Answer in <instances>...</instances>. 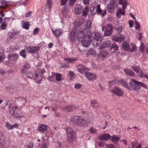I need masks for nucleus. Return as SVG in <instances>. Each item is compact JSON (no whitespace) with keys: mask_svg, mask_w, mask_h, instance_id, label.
Wrapping results in <instances>:
<instances>
[{"mask_svg":"<svg viewBox=\"0 0 148 148\" xmlns=\"http://www.w3.org/2000/svg\"><path fill=\"white\" fill-rule=\"evenodd\" d=\"M90 13L92 15L97 14L103 18L106 13V10L105 9L102 10L100 4H97L95 6H92L90 9Z\"/></svg>","mask_w":148,"mask_h":148,"instance_id":"nucleus-1","label":"nucleus"},{"mask_svg":"<svg viewBox=\"0 0 148 148\" xmlns=\"http://www.w3.org/2000/svg\"><path fill=\"white\" fill-rule=\"evenodd\" d=\"M129 84L131 88L135 91H138L140 89V86L147 89V87L144 83L137 81L133 79H132L129 82Z\"/></svg>","mask_w":148,"mask_h":148,"instance_id":"nucleus-2","label":"nucleus"},{"mask_svg":"<svg viewBox=\"0 0 148 148\" xmlns=\"http://www.w3.org/2000/svg\"><path fill=\"white\" fill-rule=\"evenodd\" d=\"M71 120L72 122L77 124L79 126L84 127L87 125L86 121L81 116H73L71 118Z\"/></svg>","mask_w":148,"mask_h":148,"instance_id":"nucleus-3","label":"nucleus"},{"mask_svg":"<svg viewBox=\"0 0 148 148\" xmlns=\"http://www.w3.org/2000/svg\"><path fill=\"white\" fill-rule=\"evenodd\" d=\"M86 34L87 36L83 38L81 41L82 45L86 47H88L90 44L92 36L91 32L90 30H86Z\"/></svg>","mask_w":148,"mask_h":148,"instance_id":"nucleus-4","label":"nucleus"},{"mask_svg":"<svg viewBox=\"0 0 148 148\" xmlns=\"http://www.w3.org/2000/svg\"><path fill=\"white\" fill-rule=\"evenodd\" d=\"M94 37L93 43V45L95 47L99 46L101 44L102 40L103 37L101 34L99 32H95Z\"/></svg>","mask_w":148,"mask_h":148,"instance_id":"nucleus-5","label":"nucleus"},{"mask_svg":"<svg viewBox=\"0 0 148 148\" xmlns=\"http://www.w3.org/2000/svg\"><path fill=\"white\" fill-rule=\"evenodd\" d=\"M67 140L69 143L72 142L74 140L75 133L71 128L69 127L66 129Z\"/></svg>","mask_w":148,"mask_h":148,"instance_id":"nucleus-6","label":"nucleus"},{"mask_svg":"<svg viewBox=\"0 0 148 148\" xmlns=\"http://www.w3.org/2000/svg\"><path fill=\"white\" fill-rule=\"evenodd\" d=\"M20 111L17 107H13L10 111L11 115L16 119L18 117H22L23 116V115H20Z\"/></svg>","mask_w":148,"mask_h":148,"instance_id":"nucleus-7","label":"nucleus"},{"mask_svg":"<svg viewBox=\"0 0 148 148\" xmlns=\"http://www.w3.org/2000/svg\"><path fill=\"white\" fill-rule=\"evenodd\" d=\"M116 6V0H110L107 6L108 11L112 13L115 11V7Z\"/></svg>","mask_w":148,"mask_h":148,"instance_id":"nucleus-8","label":"nucleus"},{"mask_svg":"<svg viewBox=\"0 0 148 148\" xmlns=\"http://www.w3.org/2000/svg\"><path fill=\"white\" fill-rule=\"evenodd\" d=\"M109 90L111 92L118 96H121L123 94V91L121 88L117 86H115L113 88H111Z\"/></svg>","mask_w":148,"mask_h":148,"instance_id":"nucleus-9","label":"nucleus"},{"mask_svg":"<svg viewBox=\"0 0 148 148\" xmlns=\"http://www.w3.org/2000/svg\"><path fill=\"white\" fill-rule=\"evenodd\" d=\"M113 27L110 24H108L106 26L102 27L103 31L104 30V34L105 36H110L112 33Z\"/></svg>","mask_w":148,"mask_h":148,"instance_id":"nucleus-10","label":"nucleus"},{"mask_svg":"<svg viewBox=\"0 0 148 148\" xmlns=\"http://www.w3.org/2000/svg\"><path fill=\"white\" fill-rule=\"evenodd\" d=\"M51 30L53 35L57 38L60 37L63 32V29L60 28L55 29L52 28Z\"/></svg>","mask_w":148,"mask_h":148,"instance_id":"nucleus-11","label":"nucleus"},{"mask_svg":"<svg viewBox=\"0 0 148 148\" xmlns=\"http://www.w3.org/2000/svg\"><path fill=\"white\" fill-rule=\"evenodd\" d=\"M86 30H89L88 29H85L79 31L77 32V39L78 40L80 41L79 39L87 36L86 34Z\"/></svg>","mask_w":148,"mask_h":148,"instance_id":"nucleus-12","label":"nucleus"},{"mask_svg":"<svg viewBox=\"0 0 148 148\" xmlns=\"http://www.w3.org/2000/svg\"><path fill=\"white\" fill-rule=\"evenodd\" d=\"M19 58V55L16 53H11L8 55V59L10 61H16Z\"/></svg>","mask_w":148,"mask_h":148,"instance_id":"nucleus-13","label":"nucleus"},{"mask_svg":"<svg viewBox=\"0 0 148 148\" xmlns=\"http://www.w3.org/2000/svg\"><path fill=\"white\" fill-rule=\"evenodd\" d=\"M47 125L42 124H40L38 127V131L43 134H46L47 132Z\"/></svg>","mask_w":148,"mask_h":148,"instance_id":"nucleus-14","label":"nucleus"},{"mask_svg":"<svg viewBox=\"0 0 148 148\" xmlns=\"http://www.w3.org/2000/svg\"><path fill=\"white\" fill-rule=\"evenodd\" d=\"M5 142L2 132L0 130V148H5Z\"/></svg>","mask_w":148,"mask_h":148,"instance_id":"nucleus-15","label":"nucleus"},{"mask_svg":"<svg viewBox=\"0 0 148 148\" xmlns=\"http://www.w3.org/2000/svg\"><path fill=\"white\" fill-rule=\"evenodd\" d=\"M84 8L80 5H77L75 6V14H81L83 11Z\"/></svg>","mask_w":148,"mask_h":148,"instance_id":"nucleus-16","label":"nucleus"},{"mask_svg":"<svg viewBox=\"0 0 148 148\" xmlns=\"http://www.w3.org/2000/svg\"><path fill=\"white\" fill-rule=\"evenodd\" d=\"M39 48L38 47H33L31 49V51L29 53L32 54H35L36 56V57H37L38 56V50Z\"/></svg>","mask_w":148,"mask_h":148,"instance_id":"nucleus-17","label":"nucleus"},{"mask_svg":"<svg viewBox=\"0 0 148 148\" xmlns=\"http://www.w3.org/2000/svg\"><path fill=\"white\" fill-rule=\"evenodd\" d=\"M85 76L88 78L90 81H92L95 79L96 78V77L95 75L93 74L92 73L87 72L85 73Z\"/></svg>","mask_w":148,"mask_h":148,"instance_id":"nucleus-18","label":"nucleus"},{"mask_svg":"<svg viewBox=\"0 0 148 148\" xmlns=\"http://www.w3.org/2000/svg\"><path fill=\"white\" fill-rule=\"evenodd\" d=\"M111 138L110 135L108 133H105L100 136L99 139L101 140H107Z\"/></svg>","mask_w":148,"mask_h":148,"instance_id":"nucleus-19","label":"nucleus"},{"mask_svg":"<svg viewBox=\"0 0 148 148\" xmlns=\"http://www.w3.org/2000/svg\"><path fill=\"white\" fill-rule=\"evenodd\" d=\"M111 43V42L109 40H106L104 41L103 45L99 47V49H104L109 46Z\"/></svg>","mask_w":148,"mask_h":148,"instance_id":"nucleus-20","label":"nucleus"},{"mask_svg":"<svg viewBox=\"0 0 148 148\" xmlns=\"http://www.w3.org/2000/svg\"><path fill=\"white\" fill-rule=\"evenodd\" d=\"M77 0H69V4L70 5H73ZM68 0H61L60 4L62 5H65Z\"/></svg>","mask_w":148,"mask_h":148,"instance_id":"nucleus-21","label":"nucleus"},{"mask_svg":"<svg viewBox=\"0 0 148 148\" xmlns=\"http://www.w3.org/2000/svg\"><path fill=\"white\" fill-rule=\"evenodd\" d=\"M124 71L125 74L134 77L136 75V74L135 73L130 69H124Z\"/></svg>","mask_w":148,"mask_h":148,"instance_id":"nucleus-22","label":"nucleus"},{"mask_svg":"<svg viewBox=\"0 0 148 148\" xmlns=\"http://www.w3.org/2000/svg\"><path fill=\"white\" fill-rule=\"evenodd\" d=\"M77 69L79 73L83 75L85 74V72L86 70L85 67L82 65H79L77 66Z\"/></svg>","mask_w":148,"mask_h":148,"instance_id":"nucleus-23","label":"nucleus"},{"mask_svg":"<svg viewBox=\"0 0 148 148\" xmlns=\"http://www.w3.org/2000/svg\"><path fill=\"white\" fill-rule=\"evenodd\" d=\"M136 73L139 75L140 77H145L148 79V75L145 74L142 70L140 69V71H138V72H137Z\"/></svg>","mask_w":148,"mask_h":148,"instance_id":"nucleus-24","label":"nucleus"},{"mask_svg":"<svg viewBox=\"0 0 148 148\" xmlns=\"http://www.w3.org/2000/svg\"><path fill=\"white\" fill-rule=\"evenodd\" d=\"M119 82L123 87L129 90H131V88L129 86L128 84L125 81L123 80H121L119 81Z\"/></svg>","mask_w":148,"mask_h":148,"instance_id":"nucleus-25","label":"nucleus"},{"mask_svg":"<svg viewBox=\"0 0 148 148\" xmlns=\"http://www.w3.org/2000/svg\"><path fill=\"white\" fill-rule=\"evenodd\" d=\"M77 39V32L74 31L71 32V34L70 39L72 41H74L76 39Z\"/></svg>","mask_w":148,"mask_h":148,"instance_id":"nucleus-26","label":"nucleus"},{"mask_svg":"<svg viewBox=\"0 0 148 148\" xmlns=\"http://www.w3.org/2000/svg\"><path fill=\"white\" fill-rule=\"evenodd\" d=\"M114 40L116 42H120L124 40L125 39L124 36L123 35H120L114 38Z\"/></svg>","mask_w":148,"mask_h":148,"instance_id":"nucleus-27","label":"nucleus"},{"mask_svg":"<svg viewBox=\"0 0 148 148\" xmlns=\"http://www.w3.org/2000/svg\"><path fill=\"white\" fill-rule=\"evenodd\" d=\"M65 109L68 112H71L75 110L76 109V107L73 105H69L65 108Z\"/></svg>","mask_w":148,"mask_h":148,"instance_id":"nucleus-28","label":"nucleus"},{"mask_svg":"<svg viewBox=\"0 0 148 148\" xmlns=\"http://www.w3.org/2000/svg\"><path fill=\"white\" fill-rule=\"evenodd\" d=\"M118 45L115 43H114L110 48V51L111 52L114 53L118 50Z\"/></svg>","mask_w":148,"mask_h":148,"instance_id":"nucleus-29","label":"nucleus"},{"mask_svg":"<svg viewBox=\"0 0 148 148\" xmlns=\"http://www.w3.org/2000/svg\"><path fill=\"white\" fill-rule=\"evenodd\" d=\"M1 3L2 5L0 6V8L2 9H6L8 5L7 2L3 0L1 1Z\"/></svg>","mask_w":148,"mask_h":148,"instance_id":"nucleus-30","label":"nucleus"},{"mask_svg":"<svg viewBox=\"0 0 148 148\" xmlns=\"http://www.w3.org/2000/svg\"><path fill=\"white\" fill-rule=\"evenodd\" d=\"M22 26L23 28L26 29H28L29 28V22L23 21Z\"/></svg>","mask_w":148,"mask_h":148,"instance_id":"nucleus-31","label":"nucleus"},{"mask_svg":"<svg viewBox=\"0 0 148 148\" xmlns=\"http://www.w3.org/2000/svg\"><path fill=\"white\" fill-rule=\"evenodd\" d=\"M119 4L122 5L123 9L126 8L127 7V2L126 0H119Z\"/></svg>","mask_w":148,"mask_h":148,"instance_id":"nucleus-32","label":"nucleus"},{"mask_svg":"<svg viewBox=\"0 0 148 148\" xmlns=\"http://www.w3.org/2000/svg\"><path fill=\"white\" fill-rule=\"evenodd\" d=\"M64 60L68 63H74L77 60V58H65Z\"/></svg>","mask_w":148,"mask_h":148,"instance_id":"nucleus-33","label":"nucleus"},{"mask_svg":"<svg viewBox=\"0 0 148 148\" xmlns=\"http://www.w3.org/2000/svg\"><path fill=\"white\" fill-rule=\"evenodd\" d=\"M122 46L123 49L125 50H127L129 49V44L127 42H123L122 43Z\"/></svg>","mask_w":148,"mask_h":148,"instance_id":"nucleus-34","label":"nucleus"},{"mask_svg":"<svg viewBox=\"0 0 148 148\" xmlns=\"http://www.w3.org/2000/svg\"><path fill=\"white\" fill-rule=\"evenodd\" d=\"M126 8L123 9V10L121 8H120L119 9V12L116 13V16L117 17H119L120 14H121L123 15H124L125 14V10Z\"/></svg>","mask_w":148,"mask_h":148,"instance_id":"nucleus-35","label":"nucleus"},{"mask_svg":"<svg viewBox=\"0 0 148 148\" xmlns=\"http://www.w3.org/2000/svg\"><path fill=\"white\" fill-rule=\"evenodd\" d=\"M88 7L87 6H86L84 10V9L83 11L82 12L83 13L82 14V15L85 17H86L87 15L88 12Z\"/></svg>","mask_w":148,"mask_h":148,"instance_id":"nucleus-36","label":"nucleus"},{"mask_svg":"<svg viewBox=\"0 0 148 148\" xmlns=\"http://www.w3.org/2000/svg\"><path fill=\"white\" fill-rule=\"evenodd\" d=\"M108 54L107 51L105 50H102L101 51L100 54V56L103 58L106 57L108 56Z\"/></svg>","mask_w":148,"mask_h":148,"instance_id":"nucleus-37","label":"nucleus"},{"mask_svg":"<svg viewBox=\"0 0 148 148\" xmlns=\"http://www.w3.org/2000/svg\"><path fill=\"white\" fill-rule=\"evenodd\" d=\"M131 68L132 69L135 71L136 73L138 72V71H140V69L139 66L136 65H133L131 66Z\"/></svg>","mask_w":148,"mask_h":148,"instance_id":"nucleus-38","label":"nucleus"},{"mask_svg":"<svg viewBox=\"0 0 148 148\" xmlns=\"http://www.w3.org/2000/svg\"><path fill=\"white\" fill-rule=\"evenodd\" d=\"M91 103L92 104V106L95 108H98V102L97 100L95 99L91 100L90 101Z\"/></svg>","mask_w":148,"mask_h":148,"instance_id":"nucleus-39","label":"nucleus"},{"mask_svg":"<svg viewBox=\"0 0 148 148\" xmlns=\"http://www.w3.org/2000/svg\"><path fill=\"white\" fill-rule=\"evenodd\" d=\"M120 138L115 135H113L112 136V140L113 142L116 143L119 141Z\"/></svg>","mask_w":148,"mask_h":148,"instance_id":"nucleus-40","label":"nucleus"},{"mask_svg":"<svg viewBox=\"0 0 148 148\" xmlns=\"http://www.w3.org/2000/svg\"><path fill=\"white\" fill-rule=\"evenodd\" d=\"M91 24L92 22L89 19H87L85 23L86 28V29H88V28H90L91 26Z\"/></svg>","mask_w":148,"mask_h":148,"instance_id":"nucleus-41","label":"nucleus"},{"mask_svg":"<svg viewBox=\"0 0 148 148\" xmlns=\"http://www.w3.org/2000/svg\"><path fill=\"white\" fill-rule=\"evenodd\" d=\"M95 53V51L93 49L90 48L87 52V55H94Z\"/></svg>","mask_w":148,"mask_h":148,"instance_id":"nucleus-42","label":"nucleus"},{"mask_svg":"<svg viewBox=\"0 0 148 148\" xmlns=\"http://www.w3.org/2000/svg\"><path fill=\"white\" fill-rule=\"evenodd\" d=\"M117 83V81L116 80H112V81H109V90H110L111 88H112V85L116 84Z\"/></svg>","mask_w":148,"mask_h":148,"instance_id":"nucleus-43","label":"nucleus"},{"mask_svg":"<svg viewBox=\"0 0 148 148\" xmlns=\"http://www.w3.org/2000/svg\"><path fill=\"white\" fill-rule=\"evenodd\" d=\"M20 55L24 58L26 57V54L25 52V49H23L21 50L20 52Z\"/></svg>","mask_w":148,"mask_h":148,"instance_id":"nucleus-44","label":"nucleus"},{"mask_svg":"<svg viewBox=\"0 0 148 148\" xmlns=\"http://www.w3.org/2000/svg\"><path fill=\"white\" fill-rule=\"evenodd\" d=\"M136 144L137 143H136L135 142H133L132 144V148H141V144H138L136 147Z\"/></svg>","mask_w":148,"mask_h":148,"instance_id":"nucleus-45","label":"nucleus"},{"mask_svg":"<svg viewBox=\"0 0 148 148\" xmlns=\"http://www.w3.org/2000/svg\"><path fill=\"white\" fill-rule=\"evenodd\" d=\"M7 26L6 23L5 22L2 23L0 27V31L1 29L3 30H4L6 29Z\"/></svg>","mask_w":148,"mask_h":148,"instance_id":"nucleus-46","label":"nucleus"},{"mask_svg":"<svg viewBox=\"0 0 148 148\" xmlns=\"http://www.w3.org/2000/svg\"><path fill=\"white\" fill-rule=\"evenodd\" d=\"M48 145V142L47 140H45L43 143L42 146L39 148H47Z\"/></svg>","mask_w":148,"mask_h":148,"instance_id":"nucleus-47","label":"nucleus"},{"mask_svg":"<svg viewBox=\"0 0 148 148\" xmlns=\"http://www.w3.org/2000/svg\"><path fill=\"white\" fill-rule=\"evenodd\" d=\"M30 67V64L29 62H26L24 64L23 68L26 70H27L29 69Z\"/></svg>","mask_w":148,"mask_h":148,"instance_id":"nucleus-48","label":"nucleus"},{"mask_svg":"<svg viewBox=\"0 0 148 148\" xmlns=\"http://www.w3.org/2000/svg\"><path fill=\"white\" fill-rule=\"evenodd\" d=\"M12 125L8 122L5 123V127L8 130H12Z\"/></svg>","mask_w":148,"mask_h":148,"instance_id":"nucleus-49","label":"nucleus"},{"mask_svg":"<svg viewBox=\"0 0 148 148\" xmlns=\"http://www.w3.org/2000/svg\"><path fill=\"white\" fill-rule=\"evenodd\" d=\"M16 35V33L14 32L12 33L11 32H8V35L9 36V38L10 39L14 38L15 35Z\"/></svg>","mask_w":148,"mask_h":148,"instance_id":"nucleus-50","label":"nucleus"},{"mask_svg":"<svg viewBox=\"0 0 148 148\" xmlns=\"http://www.w3.org/2000/svg\"><path fill=\"white\" fill-rule=\"evenodd\" d=\"M62 75L59 73H57L56 75V79L57 81H59L62 80Z\"/></svg>","mask_w":148,"mask_h":148,"instance_id":"nucleus-51","label":"nucleus"},{"mask_svg":"<svg viewBox=\"0 0 148 148\" xmlns=\"http://www.w3.org/2000/svg\"><path fill=\"white\" fill-rule=\"evenodd\" d=\"M145 50V46L143 43H141L140 44V51L143 53H144V51Z\"/></svg>","mask_w":148,"mask_h":148,"instance_id":"nucleus-52","label":"nucleus"},{"mask_svg":"<svg viewBox=\"0 0 148 148\" xmlns=\"http://www.w3.org/2000/svg\"><path fill=\"white\" fill-rule=\"evenodd\" d=\"M116 31L118 33H119L121 32L122 30V26H116Z\"/></svg>","mask_w":148,"mask_h":148,"instance_id":"nucleus-53","label":"nucleus"},{"mask_svg":"<svg viewBox=\"0 0 148 148\" xmlns=\"http://www.w3.org/2000/svg\"><path fill=\"white\" fill-rule=\"evenodd\" d=\"M32 47L30 46H25V49L26 51L29 53V52L31 51V49Z\"/></svg>","mask_w":148,"mask_h":148,"instance_id":"nucleus-54","label":"nucleus"},{"mask_svg":"<svg viewBox=\"0 0 148 148\" xmlns=\"http://www.w3.org/2000/svg\"><path fill=\"white\" fill-rule=\"evenodd\" d=\"M33 143L32 142H30L27 145L25 146L24 148H32L34 145Z\"/></svg>","mask_w":148,"mask_h":148,"instance_id":"nucleus-55","label":"nucleus"},{"mask_svg":"<svg viewBox=\"0 0 148 148\" xmlns=\"http://www.w3.org/2000/svg\"><path fill=\"white\" fill-rule=\"evenodd\" d=\"M26 75L27 77L32 79L33 77V75L32 73L30 71H29L26 74Z\"/></svg>","mask_w":148,"mask_h":148,"instance_id":"nucleus-56","label":"nucleus"},{"mask_svg":"<svg viewBox=\"0 0 148 148\" xmlns=\"http://www.w3.org/2000/svg\"><path fill=\"white\" fill-rule=\"evenodd\" d=\"M39 28H35L33 30V35H36L37 34L39 31Z\"/></svg>","mask_w":148,"mask_h":148,"instance_id":"nucleus-57","label":"nucleus"},{"mask_svg":"<svg viewBox=\"0 0 148 148\" xmlns=\"http://www.w3.org/2000/svg\"><path fill=\"white\" fill-rule=\"evenodd\" d=\"M89 130L90 131V132L92 134L95 133L97 132L96 129L93 127L90 128Z\"/></svg>","mask_w":148,"mask_h":148,"instance_id":"nucleus-58","label":"nucleus"},{"mask_svg":"<svg viewBox=\"0 0 148 148\" xmlns=\"http://www.w3.org/2000/svg\"><path fill=\"white\" fill-rule=\"evenodd\" d=\"M46 72V71L44 69H41L39 71V73L40 74V75L41 77V76H42V75H43L44 73H45Z\"/></svg>","mask_w":148,"mask_h":148,"instance_id":"nucleus-59","label":"nucleus"},{"mask_svg":"<svg viewBox=\"0 0 148 148\" xmlns=\"http://www.w3.org/2000/svg\"><path fill=\"white\" fill-rule=\"evenodd\" d=\"M82 85L81 84H75V88L77 89H80L82 87Z\"/></svg>","mask_w":148,"mask_h":148,"instance_id":"nucleus-60","label":"nucleus"},{"mask_svg":"<svg viewBox=\"0 0 148 148\" xmlns=\"http://www.w3.org/2000/svg\"><path fill=\"white\" fill-rule=\"evenodd\" d=\"M19 126V125L18 123H15L13 125H12V130L14 128L16 129L18 128Z\"/></svg>","mask_w":148,"mask_h":148,"instance_id":"nucleus-61","label":"nucleus"},{"mask_svg":"<svg viewBox=\"0 0 148 148\" xmlns=\"http://www.w3.org/2000/svg\"><path fill=\"white\" fill-rule=\"evenodd\" d=\"M136 26L135 27V28L136 29H139L140 28V24L138 23L137 21H135Z\"/></svg>","mask_w":148,"mask_h":148,"instance_id":"nucleus-62","label":"nucleus"},{"mask_svg":"<svg viewBox=\"0 0 148 148\" xmlns=\"http://www.w3.org/2000/svg\"><path fill=\"white\" fill-rule=\"evenodd\" d=\"M69 76L70 77L71 79L74 78L75 75L73 72L70 71L69 73Z\"/></svg>","mask_w":148,"mask_h":148,"instance_id":"nucleus-63","label":"nucleus"},{"mask_svg":"<svg viewBox=\"0 0 148 148\" xmlns=\"http://www.w3.org/2000/svg\"><path fill=\"white\" fill-rule=\"evenodd\" d=\"M106 147L108 148H116L114 145L112 144H108L106 145Z\"/></svg>","mask_w":148,"mask_h":148,"instance_id":"nucleus-64","label":"nucleus"}]
</instances>
